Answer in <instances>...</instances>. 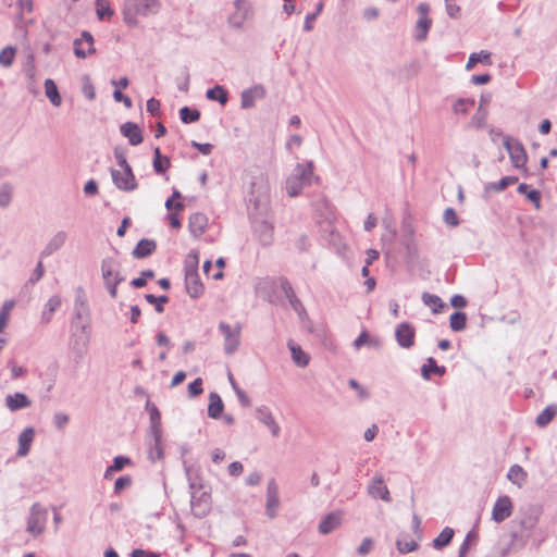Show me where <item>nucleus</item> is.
I'll use <instances>...</instances> for the list:
<instances>
[{"instance_id": "obj_1", "label": "nucleus", "mask_w": 557, "mask_h": 557, "mask_svg": "<svg viewBox=\"0 0 557 557\" xmlns=\"http://www.w3.org/2000/svg\"><path fill=\"white\" fill-rule=\"evenodd\" d=\"M160 9L159 0H125L122 11L123 21L128 27L138 25V16L156 14Z\"/></svg>"}, {"instance_id": "obj_2", "label": "nucleus", "mask_w": 557, "mask_h": 557, "mask_svg": "<svg viewBox=\"0 0 557 557\" xmlns=\"http://www.w3.org/2000/svg\"><path fill=\"white\" fill-rule=\"evenodd\" d=\"M313 180L312 162L299 163L286 181V191L290 197H296L306 186L311 185Z\"/></svg>"}, {"instance_id": "obj_3", "label": "nucleus", "mask_w": 557, "mask_h": 557, "mask_svg": "<svg viewBox=\"0 0 557 557\" xmlns=\"http://www.w3.org/2000/svg\"><path fill=\"white\" fill-rule=\"evenodd\" d=\"M120 169L112 170V180L119 189L129 191L137 186L133 171L122 152L115 151Z\"/></svg>"}, {"instance_id": "obj_4", "label": "nucleus", "mask_w": 557, "mask_h": 557, "mask_svg": "<svg viewBox=\"0 0 557 557\" xmlns=\"http://www.w3.org/2000/svg\"><path fill=\"white\" fill-rule=\"evenodd\" d=\"M101 274L110 296L116 298V287L124 280L120 272V263L113 258L103 259L101 263Z\"/></svg>"}, {"instance_id": "obj_5", "label": "nucleus", "mask_w": 557, "mask_h": 557, "mask_svg": "<svg viewBox=\"0 0 557 557\" xmlns=\"http://www.w3.org/2000/svg\"><path fill=\"white\" fill-rule=\"evenodd\" d=\"M219 330L224 336V349L226 354H233L237 350L240 343L242 326L237 323L230 325L227 323H220Z\"/></svg>"}, {"instance_id": "obj_6", "label": "nucleus", "mask_w": 557, "mask_h": 557, "mask_svg": "<svg viewBox=\"0 0 557 557\" xmlns=\"http://www.w3.org/2000/svg\"><path fill=\"white\" fill-rule=\"evenodd\" d=\"M47 522V510L39 504H35L30 509V515L27 521V532L34 536H38L45 530Z\"/></svg>"}, {"instance_id": "obj_7", "label": "nucleus", "mask_w": 557, "mask_h": 557, "mask_svg": "<svg viewBox=\"0 0 557 557\" xmlns=\"http://www.w3.org/2000/svg\"><path fill=\"white\" fill-rule=\"evenodd\" d=\"M504 146L509 153L512 165L516 169H523L527 164L528 156L522 144L513 138L507 137L504 141Z\"/></svg>"}, {"instance_id": "obj_8", "label": "nucleus", "mask_w": 557, "mask_h": 557, "mask_svg": "<svg viewBox=\"0 0 557 557\" xmlns=\"http://www.w3.org/2000/svg\"><path fill=\"white\" fill-rule=\"evenodd\" d=\"M419 18L416 24V39L422 41L426 38L429 29L432 25V20L429 17L430 5L428 3H420L417 8Z\"/></svg>"}, {"instance_id": "obj_9", "label": "nucleus", "mask_w": 557, "mask_h": 557, "mask_svg": "<svg viewBox=\"0 0 557 557\" xmlns=\"http://www.w3.org/2000/svg\"><path fill=\"white\" fill-rule=\"evenodd\" d=\"M513 505L509 496L499 497L492 511V518L495 522L500 523L509 518L512 513Z\"/></svg>"}, {"instance_id": "obj_10", "label": "nucleus", "mask_w": 557, "mask_h": 557, "mask_svg": "<svg viewBox=\"0 0 557 557\" xmlns=\"http://www.w3.org/2000/svg\"><path fill=\"white\" fill-rule=\"evenodd\" d=\"M95 51L94 38L88 32H84L82 37L74 41V53L77 58L84 59Z\"/></svg>"}, {"instance_id": "obj_11", "label": "nucleus", "mask_w": 557, "mask_h": 557, "mask_svg": "<svg viewBox=\"0 0 557 557\" xmlns=\"http://www.w3.org/2000/svg\"><path fill=\"white\" fill-rule=\"evenodd\" d=\"M280 507L278 486L275 480L268 483L265 510L270 518H274Z\"/></svg>"}, {"instance_id": "obj_12", "label": "nucleus", "mask_w": 557, "mask_h": 557, "mask_svg": "<svg viewBox=\"0 0 557 557\" xmlns=\"http://www.w3.org/2000/svg\"><path fill=\"white\" fill-rule=\"evenodd\" d=\"M191 510L196 517H205L210 511V495L201 492L199 496L196 493L191 496Z\"/></svg>"}, {"instance_id": "obj_13", "label": "nucleus", "mask_w": 557, "mask_h": 557, "mask_svg": "<svg viewBox=\"0 0 557 557\" xmlns=\"http://www.w3.org/2000/svg\"><path fill=\"white\" fill-rule=\"evenodd\" d=\"M209 220L206 214L197 212L189 216L188 228L190 234L199 238L207 230Z\"/></svg>"}, {"instance_id": "obj_14", "label": "nucleus", "mask_w": 557, "mask_h": 557, "mask_svg": "<svg viewBox=\"0 0 557 557\" xmlns=\"http://www.w3.org/2000/svg\"><path fill=\"white\" fill-rule=\"evenodd\" d=\"M414 329L408 323H401L396 330L398 344L404 348H410L414 344Z\"/></svg>"}, {"instance_id": "obj_15", "label": "nucleus", "mask_w": 557, "mask_h": 557, "mask_svg": "<svg viewBox=\"0 0 557 557\" xmlns=\"http://www.w3.org/2000/svg\"><path fill=\"white\" fill-rule=\"evenodd\" d=\"M256 417L262 424L269 428L274 437H277L280 435V425L276 423L272 412L268 408H258L256 410Z\"/></svg>"}, {"instance_id": "obj_16", "label": "nucleus", "mask_w": 557, "mask_h": 557, "mask_svg": "<svg viewBox=\"0 0 557 557\" xmlns=\"http://www.w3.org/2000/svg\"><path fill=\"white\" fill-rule=\"evenodd\" d=\"M185 284L187 293L194 297H199L203 292V285L200 282L198 272H190L185 274Z\"/></svg>"}, {"instance_id": "obj_17", "label": "nucleus", "mask_w": 557, "mask_h": 557, "mask_svg": "<svg viewBox=\"0 0 557 557\" xmlns=\"http://www.w3.org/2000/svg\"><path fill=\"white\" fill-rule=\"evenodd\" d=\"M265 96V90L262 86H255L242 94V107L245 109L255 106L257 99H262Z\"/></svg>"}, {"instance_id": "obj_18", "label": "nucleus", "mask_w": 557, "mask_h": 557, "mask_svg": "<svg viewBox=\"0 0 557 557\" xmlns=\"http://www.w3.org/2000/svg\"><path fill=\"white\" fill-rule=\"evenodd\" d=\"M293 361L301 368H305L310 362V356L305 350L301 349V347L296 344L294 341H289L287 344Z\"/></svg>"}, {"instance_id": "obj_19", "label": "nucleus", "mask_w": 557, "mask_h": 557, "mask_svg": "<svg viewBox=\"0 0 557 557\" xmlns=\"http://www.w3.org/2000/svg\"><path fill=\"white\" fill-rule=\"evenodd\" d=\"M342 522L341 512H331L326 515L319 524V531L322 534H329L335 530Z\"/></svg>"}, {"instance_id": "obj_20", "label": "nucleus", "mask_w": 557, "mask_h": 557, "mask_svg": "<svg viewBox=\"0 0 557 557\" xmlns=\"http://www.w3.org/2000/svg\"><path fill=\"white\" fill-rule=\"evenodd\" d=\"M369 494L374 498H381L385 502H389V491L387 486L384 484L382 478L373 479L372 483L369 486Z\"/></svg>"}, {"instance_id": "obj_21", "label": "nucleus", "mask_w": 557, "mask_h": 557, "mask_svg": "<svg viewBox=\"0 0 557 557\" xmlns=\"http://www.w3.org/2000/svg\"><path fill=\"white\" fill-rule=\"evenodd\" d=\"M34 436L35 431L33 428H27L21 433L18 437V456L24 457L29 453Z\"/></svg>"}, {"instance_id": "obj_22", "label": "nucleus", "mask_w": 557, "mask_h": 557, "mask_svg": "<svg viewBox=\"0 0 557 557\" xmlns=\"http://www.w3.org/2000/svg\"><path fill=\"white\" fill-rule=\"evenodd\" d=\"M121 132L133 146L139 145L143 141L141 129L136 124L125 123L121 126Z\"/></svg>"}, {"instance_id": "obj_23", "label": "nucleus", "mask_w": 557, "mask_h": 557, "mask_svg": "<svg viewBox=\"0 0 557 557\" xmlns=\"http://www.w3.org/2000/svg\"><path fill=\"white\" fill-rule=\"evenodd\" d=\"M5 404L11 411H15L22 408H27L30 406V400L25 394L15 393L13 395H8L5 398Z\"/></svg>"}, {"instance_id": "obj_24", "label": "nucleus", "mask_w": 557, "mask_h": 557, "mask_svg": "<svg viewBox=\"0 0 557 557\" xmlns=\"http://www.w3.org/2000/svg\"><path fill=\"white\" fill-rule=\"evenodd\" d=\"M478 63H482L484 65L492 64L491 53L488 51L482 50L480 52H475L470 54L466 69L471 71Z\"/></svg>"}, {"instance_id": "obj_25", "label": "nucleus", "mask_w": 557, "mask_h": 557, "mask_svg": "<svg viewBox=\"0 0 557 557\" xmlns=\"http://www.w3.org/2000/svg\"><path fill=\"white\" fill-rule=\"evenodd\" d=\"M223 409L224 405L221 397L215 393H211L209 396L208 416L210 418L218 419Z\"/></svg>"}, {"instance_id": "obj_26", "label": "nucleus", "mask_w": 557, "mask_h": 557, "mask_svg": "<svg viewBox=\"0 0 557 557\" xmlns=\"http://www.w3.org/2000/svg\"><path fill=\"white\" fill-rule=\"evenodd\" d=\"M183 211H184V205H183L182 201H178L175 205V210H172V211L168 212L165 219H166L168 224L172 228L180 230L182 227L181 218H182V212Z\"/></svg>"}, {"instance_id": "obj_27", "label": "nucleus", "mask_w": 557, "mask_h": 557, "mask_svg": "<svg viewBox=\"0 0 557 557\" xmlns=\"http://www.w3.org/2000/svg\"><path fill=\"white\" fill-rule=\"evenodd\" d=\"M283 294L285 295V297L289 300L292 307L298 311L299 308L301 307V304L300 301L296 298L295 296V293L290 286V284L288 283L287 280L285 278H278L277 281Z\"/></svg>"}, {"instance_id": "obj_28", "label": "nucleus", "mask_w": 557, "mask_h": 557, "mask_svg": "<svg viewBox=\"0 0 557 557\" xmlns=\"http://www.w3.org/2000/svg\"><path fill=\"white\" fill-rule=\"evenodd\" d=\"M474 107H475L474 99H471V98H459V99H457L454 102L453 110H454L455 114L466 115L470 111H472Z\"/></svg>"}, {"instance_id": "obj_29", "label": "nucleus", "mask_w": 557, "mask_h": 557, "mask_svg": "<svg viewBox=\"0 0 557 557\" xmlns=\"http://www.w3.org/2000/svg\"><path fill=\"white\" fill-rule=\"evenodd\" d=\"M507 478L510 482L521 487L525 483L528 474L522 467L519 465H513L509 469Z\"/></svg>"}, {"instance_id": "obj_30", "label": "nucleus", "mask_w": 557, "mask_h": 557, "mask_svg": "<svg viewBox=\"0 0 557 557\" xmlns=\"http://www.w3.org/2000/svg\"><path fill=\"white\" fill-rule=\"evenodd\" d=\"M96 13L100 21H109L113 14L114 10L111 8V3L109 0H96Z\"/></svg>"}, {"instance_id": "obj_31", "label": "nucleus", "mask_w": 557, "mask_h": 557, "mask_svg": "<svg viewBox=\"0 0 557 557\" xmlns=\"http://www.w3.org/2000/svg\"><path fill=\"white\" fill-rule=\"evenodd\" d=\"M14 306L15 302L13 300H7L3 304L0 310V334L3 333L4 330L7 329Z\"/></svg>"}, {"instance_id": "obj_32", "label": "nucleus", "mask_w": 557, "mask_h": 557, "mask_svg": "<svg viewBox=\"0 0 557 557\" xmlns=\"http://www.w3.org/2000/svg\"><path fill=\"white\" fill-rule=\"evenodd\" d=\"M557 414V406L546 407L536 418V424L541 428L546 426Z\"/></svg>"}, {"instance_id": "obj_33", "label": "nucleus", "mask_w": 557, "mask_h": 557, "mask_svg": "<svg viewBox=\"0 0 557 557\" xmlns=\"http://www.w3.org/2000/svg\"><path fill=\"white\" fill-rule=\"evenodd\" d=\"M170 166L168 157H163L159 148L154 149L153 168L158 174H164Z\"/></svg>"}, {"instance_id": "obj_34", "label": "nucleus", "mask_w": 557, "mask_h": 557, "mask_svg": "<svg viewBox=\"0 0 557 557\" xmlns=\"http://www.w3.org/2000/svg\"><path fill=\"white\" fill-rule=\"evenodd\" d=\"M45 91H46V96L49 98V100L52 102V104H54L57 107L61 104V96L59 95L57 85L54 84V82L52 79H49V78L46 79Z\"/></svg>"}, {"instance_id": "obj_35", "label": "nucleus", "mask_w": 557, "mask_h": 557, "mask_svg": "<svg viewBox=\"0 0 557 557\" xmlns=\"http://www.w3.org/2000/svg\"><path fill=\"white\" fill-rule=\"evenodd\" d=\"M445 372L443 367H438L433 358H429L428 362L422 367V375L430 379L434 375H443Z\"/></svg>"}, {"instance_id": "obj_36", "label": "nucleus", "mask_w": 557, "mask_h": 557, "mask_svg": "<svg viewBox=\"0 0 557 557\" xmlns=\"http://www.w3.org/2000/svg\"><path fill=\"white\" fill-rule=\"evenodd\" d=\"M16 49L12 46H8L0 51V65L3 67H10L15 59Z\"/></svg>"}, {"instance_id": "obj_37", "label": "nucleus", "mask_w": 557, "mask_h": 557, "mask_svg": "<svg viewBox=\"0 0 557 557\" xmlns=\"http://www.w3.org/2000/svg\"><path fill=\"white\" fill-rule=\"evenodd\" d=\"M207 98L225 104L227 102V92L222 86L216 85L207 91Z\"/></svg>"}, {"instance_id": "obj_38", "label": "nucleus", "mask_w": 557, "mask_h": 557, "mask_svg": "<svg viewBox=\"0 0 557 557\" xmlns=\"http://www.w3.org/2000/svg\"><path fill=\"white\" fill-rule=\"evenodd\" d=\"M156 248L153 242L143 239L138 243L134 250V255L138 258H144L149 256Z\"/></svg>"}, {"instance_id": "obj_39", "label": "nucleus", "mask_w": 557, "mask_h": 557, "mask_svg": "<svg viewBox=\"0 0 557 557\" xmlns=\"http://www.w3.org/2000/svg\"><path fill=\"white\" fill-rule=\"evenodd\" d=\"M454 536V530L445 528L440 535L434 540V547L441 549L448 545Z\"/></svg>"}, {"instance_id": "obj_40", "label": "nucleus", "mask_w": 557, "mask_h": 557, "mask_svg": "<svg viewBox=\"0 0 557 557\" xmlns=\"http://www.w3.org/2000/svg\"><path fill=\"white\" fill-rule=\"evenodd\" d=\"M66 240V234L63 233V232H60L58 233L51 240L50 243L47 245L45 251H44V255H50L52 253L54 250L59 249L61 246L64 245Z\"/></svg>"}, {"instance_id": "obj_41", "label": "nucleus", "mask_w": 557, "mask_h": 557, "mask_svg": "<svg viewBox=\"0 0 557 557\" xmlns=\"http://www.w3.org/2000/svg\"><path fill=\"white\" fill-rule=\"evenodd\" d=\"M423 302L429 306L434 313H437L441 311V309L444 307V304L442 299L435 295L432 294H423Z\"/></svg>"}, {"instance_id": "obj_42", "label": "nucleus", "mask_w": 557, "mask_h": 557, "mask_svg": "<svg viewBox=\"0 0 557 557\" xmlns=\"http://www.w3.org/2000/svg\"><path fill=\"white\" fill-rule=\"evenodd\" d=\"M199 263V252L196 250L190 251L185 259V274L197 272Z\"/></svg>"}, {"instance_id": "obj_43", "label": "nucleus", "mask_w": 557, "mask_h": 557, "mask_svg": "<svg viewBox=\"0 0 557 557\" xmlns=\"http://www.w3.org/2000/svg\"><path fill=\"white\" fill-rule=\"evenodd\" d=\"M180 116L184 123H193L197 122L200 119V112L196 109H189L188 107H184L180 111Z\"/></svg>"}, {"instance_id": "obj_44", "label": "nucleus", "mask_w": 557, "mask_h": 557, "mask_svg": "<svg viewBox=\"0 0 557 557\" xmlns=\"http://www.w3.org/2000/svg\"><path fill=\"white\" fill-rule=\"evenodd\" d=\"M467 317L462 312H455L450 317V327L454 331H461L466 327Z\"/></svg>"}, {"instance_id": "obj_45", "label": "nucleus", "mask_w": 557, "mask_h": 557, "mask_svg": "<svg viewBox=\"0 0 557 557\" xmlns=\"http://www.w3.org/2000/svg\"><path fill=\"white\" fill-rule=\"evenodd\" d=\"M518 182V177L516 176H505L499 182L491 184V188L496 191H503L508 186L513 185Z\"/></svg>"}, {"instance_id": "obj_46", "label": "nucleus", "mask_w": 557, "mask_h": 557, "mask_svg": "<svg viewBox=\"0 0 557 557\" xmlns=\"http://www.w3.org/2000/svg\"><path fill=\"white\" fill-rule=\"evenodd\" d=\"M363 345L376 346V345H379V339L371 338L370 335L366 331H363L359 335V337L355 341L354 346H355V348L359 349Z\"/></svg>"}, {"instance_id": "obj_47", "label": "nucleus", "mask_w": 557, "mask_h": 557, "mask_svg": "<svg viewBox=\"0 0 557 557\" xmlns=\"http://www.w3.org/2000/svg\"><path fill=\"white\" fill-rule=\"evenodd\" d=\"M203 272L208 277H212L218 281L223 278V272L221 269H213L211 261H206L203 264Z\"/></svg>"}, {"instance_id": "obj_48", "label": "nucleus", "mask_w": 557, "mask_h": 557, "mask_svg": "<svg viewBox=\"0 0 557 557\" xmlns=\"http://www.w3.org/2000/svg\"><path fill=\"white\" fill-rule=\"evenodd\" d=\"M417 543L413 540H398L397 548L401 554H407L416 550Z\"/></svg>"}, {"instance_id": "obj_49", "label": "nucleus", "mask_w": 557, "mask_h": 557, "mask_svg": "<svg viewBox=\"0 0 557 557\" xmlns=\"http://www.w3.org/2000/svg\"><path fill=\"white\" fill-rule=\"evenodd\" d=\"M131 460L126 457H115L113 465L108 468V472L121 471L125 466L129 465Z\"/></svg>"}, {"instance_id": "obj_50", "label": "nucleus", "mask_w": 557, "mask_h": 557, "mask_svg": "<svg viewBox=\"0 0 557 557\" xmlns=\"http://www.w3.org/2000/svg\"><path fill=\"white\" fill-rule=\"evenodd\" d=\"M12 197V189L10 186L4 185L0 187V206L5 207L10 203Z\"/></svg>"}, {"instance_id": "obj_51", "label": "nucleus", "mask_w": 557, "mask_h": 557, "mask_svg": "<svg viewBox=\"0 0 557 557\" xmlns=\"http://www.w3.org/2000/svg\"><path fill=\"white\" fill-rule=\"evenodd\" d=\"M188 392H189L191 397L199 396L203 392V389H202V380L201 379H196L194 382H191L188 385Z\"/></svg>"}, {"instance_id": "obj_52", "label": "nucleus", "mask_w": 557, "mask_h": 557, "mask_svg": "<svg viewBox=\"0 0 557 557\" xmlns=\"http://www.w3.org/2000/svg\"><path fill=\"white\" fill-rule=\"evenodd\" d=\"M16 7L21 14L32 13L34 11V0H17Z\"/></svg>"}, {"instance_id": "obj_53", "label": "nucleus", "mask_w": 557, "mask_h": 557, "mask_svg": "<svg viewBox=\"0 0 557 557\" xmlns=\"http://www.w3.org/2000/svg\"><path fill=\"white\" fill-rule=\"evenodd\" d=\"M322 9H323V3H319L317 13H311L306 16L305 26H304L306 32H310L313 28L314 20L317 17V15L322 11Z\"/></svg>"}, {"instance_id": "obj_54", "label": "nucleus", "mask_w": 557, "mask_h": 557, "mask_svg": "<svg viewBox=\"0 0 557 557\" xmlns=\"http://www.w3.org/2000/svg\"><path fill=\"white\" fill-rule=\"evenodd\" d=\"M69 421H70V417L62 412H58L53 417L54 425L59 430H63L65 428V425L69 423Z\"/></svg>"}, {"instance_id": "obj_55", "label": "nucleus", "mask_w": 557, "mask_h": 557, "mask_svg": "<svg viewBox=\"0 0 557 557\" xmlns=\"http://www.w3.org/2000/svg\"><path fill=\"white\" fill-rule=\"evenodd\" d=\"M485 117H486V111L483 110L482 107H480L478 113L471 121V125L476 128L481 127L484 124Z\"/></svg>"}, {"instance_id": "obj_56", "label": "nucleus", "mask_w": 557, "mask_h": 557, "mask_svg": "<svg viewBox=\"0 0 557 557\" xmlns=\"http://www.w3.org/2000/svg\"><path fill=\"white\" fill-rule=\"evenodd\" d=\"M61 306V300L58 296L51 297L47 302V309L49 310V315L46 318L47 321L50 320L51 314Z\"/></svg>"}, {"instance_id": "obj_57", "label": "nucleus", "mask_w": 557, "mask_h": 557, "mask_svg": "<svg viewBox=\"0 0 557 557\" xmlns=\"http://www.w3.org/2000/svg\"><path fill=\"white\" fill-rule=\"evenodd\" d=\"M444 220L450 226L458 225V216L453 209H446L444 212Z\"/></svg>"}, {"instance_id": "obj_58", "label": "nucleus", "mask_w": 557, "mask_h": 557, "mask_svg": "<svg viewBox=\"0 0 557 557\" xmlns=\"http://www.w3.org/2000/svg\"><path fill=\"white\" fill-rule=\"evenodd\" d=\"M132 483V480L129 476H121L115 481L114 490L116 493L123 491L124 488L128 487Z\"/></svg>"}, {"instance_id": "obj_59", "label": "nucleus", "mask_w": 557, "mask_h": 557, "mask_svg": "<svg viewBox=\"0 0 557 557\" xmlns=\"http://www.w3.org/2000/svg\"><path fill=\"white\" fill-rule=\"evenodd\" d=\"M527 198L534 203L536 209L541 208V193L539 190L532 189L527 194Z\"/></svg>"}, {"instance_id": "obj_60", "label": "nucleus", "mask_w": 557, "mask_h": 557, "mask_svg": "<svg viewBox=\"0 0 557 557\" xmlns=\"http://www.w3.org/2000/svg\"><path fill=\"white\" fill-rule=\"evenodd\" d=\"M10 369L13 379L22 377L26 373V369L22 366H17L15 362L10 363Z\"/></svg>"}, {"instance_id": "obj_61", "label": "nucleus", "mask_w": 557, "mask_h": 557, "mask_svg": "<svg viewBox=\"0 0 557 557\" xmlns=\"http://www.w3.org/2000/svg\"><path fill=\"white\" fill-rule=\"evenodd\" d=\"M373 548V542L371 539L367 537L362 541L361 545L358 548V553L360 555L369 554Z\"/></svg>"}, {"instance_id": "obj_62", "label": "nucleus", "mask_w": 557, "mask_h": 557, "mask_svg": "<svg viewBox=\"0 0 557 557\" xmlns=\"http://www.w3.org/2000/svg\"><path fill=\"white\" fill-rule=\"evenodd\" d=\"M147 110L152 114V115H157L160 111V102L154 99V98H151L147 101Z\"/></svg>"}, {"instance_id": "obj_63", "label": "nucleus", "mask_w": 557, "mask_h": 557, "mask_svg": "<svg viewBox=\"0 0 557 557\" xmlns=\"http://www.w3.org/2000/svg\"><path fill=\"white\" fill-rule=\"evenodd\" d=\"M243 465L238 461H235L228 466V473L233 476H237L243 472Z\"/></svg>"}, {"instance_id": "obj_64", "label": "nucleus", "mask_w": 557, "mask_h": 557, "mask_svg": "<svg viewBox=\"0 0 557 557\" xmlns=\"http://www.w3.org/2000/svg\"><path fill=\"white\" fill-rule=\"evenodd\" d=\"M132 557H160L154 553H150L144 549H134L132 553Z\"/></svg>"}]
</instances>
